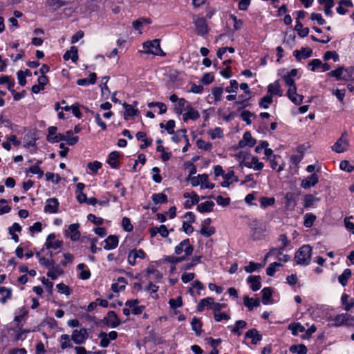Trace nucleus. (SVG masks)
Listing matches in <instances>:
<instances>
[{
    "instance_id": "c9c22d12",
    "label": "nucleus",
    "mask_w": 354,
    "mask_h": 354,
    "mask_svg": "<svg viewBox=\"0 0 354 354\" xmlns=\"http://www.w3.org/2000/svg\"><path fill=\"white\" fill-rule=\"evenodd\" d=\"M290 351L297 354H306L307 348L304 344L292 345L290 348Z\"/></svg>"
},
{
    "instance_id": "4c0bfd02",
    "label": "nucleus",
    "mask_w": 354,
    "mask_h": 354,
    "mask_svg": "<svg viewBox=\"0 0 354 354\" xmlns=\"http://www.w3.org/2000/svg\"><path fill=\"white\" fill-rule=\"evenodd\" d=\"M247 323L244 320H239L235 323L234 326H229L232 332H239V330L245 329Z\"/></svg>"
},
{
    "instance_id": "603ef678",
    "label": "nucleus",
    "mask_w": 354,
    "mask_h": 354,
    "mask_svg": "<svg viewBox=\"0 0 354 354\" xmlns=\"http://www.w3.org/2000/svg\"><path fill=\"white\" fill-rule=\"evenodd\" d=\"M196 145L198 148L204 149L205 151H209L212 149V144L210 142H206L202 139H198L196 141Z\"/></svg>"
},
{
    "instance_id": "0e129e2a",
    "label": "nucleus",
    "mask_w": 354,
    "mask_h": 354,
    "mask_svg": "<svg viewBox=\"0 0 354 354\" xmlns=\"http://www.w3.org/2000/svg\"><path fill=\"white\" fill-rule=\"evenodd\" d=\"M214 75L209 73H205L201 78V82L205 85L211 84L214 81Z\"/></svg>"
},
{
    "instance_id": "ea45409f",
    "label": "nucleus",
    "mask_w": 354,
    "mask_h": 354,
    "mask_svg": "<svg viewBox=\"0 0 354 354\" xmlns=\"http://www.w3.org/2000/svg\"><path fill=\"white\" fill-rule=\"evenodd\" d=\"M343 80L349 81L354 80V67L351 66L348 68L344 67V74Z\"/></svg>"
},
{
    "instance_id": "052dcab7",
    "label": "nucleus",
    "mask_w": 354,
    "mask_h": 354,
    "mask_svg": "<svg viewBox=\"0 0 354 354\" xmlns=\"http://www.w3.org/2000/svg\"><path fill=\"white\" fill-rule=\"evenodd\" d=\"M339 167L342 170L351 172L354 169V167L352 166L348 160H342L339 164Z\"/></svg>"
},
{
    "instance_id": "f03ea898",
    "label": "nucleus",
    "mask_w": 354,
    "mask_h": 354,
    "mask_svg": "<svg viewBox=\"0 0 354 354\" xmlns=\"http://www.w3.org/2000/svg\"><path fill=\"white\" fill-rule=\"evenodd\" d=\"M312 248L309 245L301 246L295 253V260L297 264L306 266L310 263Z\"/></svg>"
},
{
    "instance_id": "e433bc0d",
    "label": "nucleus",
    "mask_w": 354,
    "mask_h": 354,
    "mask_svg": "<svg viewBox=\"0 0 354 354\" xmlns=\"http://www.w3.org/2000/svg\"><path fill=\"white\" fill-rule=\"evenodd\" d=\"M108 322L112 327H115L119 325L120 321L114 311H109L108 313Z\"/></svg>"
},
{
    "instance_id": "dca6fc26",
    "label": "nucleus",
    "mask_w": 354,
    "mask_h": 354,
    "mask_svg": "<svg viewBox=\"0 0 354 354\" xmlns=\"http://www.w3.org/2000/svg\"><path fill=\"white\" fill-rule=\"evenodd\" d=\"M104 242V249L106 250H112L118 246V238L115 235H110L105 239Z\"/></svg>"
},
{
    "instance_id": "a211bd4d",
    "label": "nucleus",
    "mask_w": 354,
    "mask_h": 354,
    "mask_svg": "<svg viewBox=\"0 0 354 354\" xmlns=\"http://www.w3.org/2000/svg\"><path fill=\"white\" fill-rule=\"evenodd\" d=\"M64 273L63 270L62 269L59 265H53L50 267L48 272H47V276L50 277L53 280L57 279V277L62 275Z\"/></svg>"
},
{
    "instance_id": "f8f14e48",
    "label": "nucleus",
    "mask_w": 354,
    "mask_h": 354,
    "mask_svg": "<svg viewBox=\"0 0 354 354\" xmlns=\"http://www.w3.org/2000/svg\"><path fill=\"white\" fill-rule=\"evenodd\" d=\"M47 204L44 207V211L49 213H57L58 211L59 202L57 198H51L47 200Z\"/></svg>"
},
{
    "instance_id": "774afa93",
    "label": "nucleus",
    "mask_w": 354,
    "mask_h": 354,
    "mask_svg": "<svg viewBox=\"0 0 354 354\" xmlns=\"http://www.w3.org/2000/svg\"><path fill=\"white\" fill-rule=\"evenodd\" d=\"M353 218V216L346 217L344 218V225L346 228L349 231H352V233L354 234V223L351 222V219Z\"/></svg>"
},
{
    "instance_id": "58836bf2",
    "label": "nucleus",
    "mask_w": 354,
    "mask_h": 354,
    "mask_svg": "<svg viewBox=\"0 0 354 354\" xmlns=\"http://www.w3.org/2000/svg\"><path fill=\"white\" fill-rule=\"evenodd\" d=\"M88 333H72L73 341L77 344H82L86 339Z\"/></svg>"
},
{
    "instance_id": "e2e57ef3",
    "label": "nucleus",
    "mask_w": 354,
    "mask_h": 354,
    "mask_svg": "<svg viewBox=\"0 0 354 354\" xmlns=\"http://www.w3.org/2000/svg\"><path fill=\"white\" fill-rule=\"evenodd\" d=\"M274 201V198L261 197L260 199L261 205L263 207L273 205Z\"/></svg>"
},
{
    "instance_id": "a18cd8bd",
    "label": "nucleus",
    "mask_w": 354,
    "mask_h": 354,
    "mask_svg": "<svg viewBox=\"0 0 354 354\" xmlns=\"http://www.w3.org/2000/svg\"><path fill=\"white\" fill-rule=\"evenodd\" d=\"M247 339H251L252 344H257L258 342L261 340L262 335L260 333H245V340Z\"/></svg>"
},
{
    "instance_id": "aec40b11",
    "label": "nucleus",
    "mask_w": 354,
    "mask_h": 354,
    "mask_svg": "<svg viewBox=\"0 0 354 354\" xmlns=\"http://www.w3.org/2000/svg\"><path fill=\"white\" fill-rule=\"evenodd\" d=\"M120 153L118 151H112L109 156L108 164L112 168H118L120 165L119 162Z\"/></svg>"
},
{
    "instance_id": "6e6552de",
    "label": "nucleus",
    "mask_w": 354,
    "mask_h": 354,
    "mask_svg": "<svg viewBox=\"0 0 354 354\" xmlns=\"http://www.w3.org/2000/svg\"><path fill=\"white\" fill-rule=\"evenodd\" d=\"M183 247H185L184 251H185V255L186 256H190L192 255L194 248L190 244L189 239H186L181 241L178 245L175 248V253L176 254H180L183 251Z\"/></svg>"
},
{
    "instance_id": "bf43d9fd",
    "label": "nucleus",
    "mask_w": 354,
    "mask_h": 354,
    "mask_svg": "<svg viewBox=\"0 0 354 354\" xmlns=\"http://www.w3.org/2000/svg\"><path fill=\"white\" fill-rule=\"evenodd\" d=\"M122 225L126 232H131L133 230V225L131 223L130 219L127 217H124L122 220Z\"/></svg>"
},
{
    "instance_id": "c03bdc74",
    "label": "nucleus",
    "mask_w": 354,
    "mask_h": 354,
    "mask_svg": "<svg viewBox=\"0 0 354 354\" xmlns=\"http://www.w3.org/2000/svg\"><path fill=\"white\" fill-rule=\"evenodd\" d=\"M316 219L315 215L313 214H306L304 216V225L306 227H310L313 226Z\"/></svg>"
},
{
    "instance_id": "6ab92c4d",
    "label": "nucleus",
    "mask_w": 354,
    "mask_h": 354,
    "mask_svg": "<svg viewBox=\"0 0 354 354\" xmlns=\"http://www.w3.org/2000/svg\"><path fill=\"white\" fill-rule=\"evenodd\" d=\"M268 92L272 95H277L279 96H281L283 94V91L281 89V86L279 81H275L272 84H270L268 86Z\"/></svg>"
},
{
    "instance_id": "f3484780",
    "label": "nucleus",
    "mask_w": 354,
    "mask_h": 354,
    "mask_svg": "<svg viewBox=\"0 0 354 354\" xmlns=\"http://www.w3.org/2000/svg\"><path fill=\"white\" fill-rule=\"evenodd\" d=\"M287 95L289 99L297 105L300 104L304 99L303 95H299V100H297V97H296V95H297L296 86L289 88Z\"/></svg>"
},
{
    "instance_id": "4d7b16f0",
    "label": "nucleus",
    "mask_w": 354,
    "mask_h": 354,
    "mask_svg": "<svg viewBox=\"0 0 354 354\" xmlns=\"http://www.w3.org/2000/svg\"><path fill=\"white\" fill-rule=\"evenodd\" d=\"M61 341H62L61 348L62 349H65L66 348L71 346V344H70V338H69L68 335L63 334L61 336Z\"/></svg>"
},
{
    "instance_id": "cd10ccee",
    "label": "nucleus",
    "mask_w": 354,
    "mask_h": 354,
    "mask_svg": "<svg viewBox=\"0 0 354 354\" xmlns=\"http://www.w3.org/2000/svg\"><path fill=\"white\" fill-rule=\"evenodd\" d=\"M214 304V299L212 297H207L203 299L200 301L199 304L197 306V310L199 312H201L204 310L205 306L211 307V306Z\"/></svg>"
},
{
    "instance_id": "864d4df0",
    "label": "nucleus",
    "mask_w": 354,
    "mask_h": 354,
    "mask_svg": "<svg viewBox=\"0 0 354 354\" xmlns=\"http://www.w3.org/2000/svg\"><path fill=\"white\" fill-rule=\"evenodd\" d=\"M324 59L328 61L333 59L335 62L339 61V55L335 51H327L324 55Z\"/></svg>"
},
{
    "instance_id": "4468645a",
    "label": "nucleus",
    "mask_w": 354,
    "mask_h": 354,
    "mask_svg": "<svg viewBox=\"0 0 354 354\" xmlns=\"http://www.w3.org/2000/svg\"><path fill=\"white\" fill-rule=\"evenodd\" d=\"M79 224H71L68 227V230L66 232V236H70L71 240L76 241L80 237V233L78 231Z\"/></svg>"
},
{
    "instance_id": "c756f323",
    "label": "nucleus",
    "mask_w": 354,
    "mask_h": 354,
    "mask_svg": "<svg viewBox=\"0 0 354 354\" xmlns=\"http://www.w3.org/2000/svg\"><path fill=\"white\" fill-rule=\"evenodd\" d=\"M0 294L3 295V297L0 299V301L2 304H5L8 299L11 298L12 290L10 288L0 287Z\"/></svg>"
},
{
    "instance_id": "13d9d810",
    "label": "nucleus",
    "mask_w": 354,
    "mask_h": 354,
    "mask_svg": "<svg viewBox=\"0 0 354 354\" xmlns=\"http://www.w3.org/2000/svg\"><path fill=\"white\" fill-rule=\"evenodd\" d=\"M26 172L37 174L38 178H41L44 176V171L39 167L38 165H33L30 167Z\"/></svg>"
},
{
    "instance_id": "7c9ffc66",
    "label": "nucleus",
    "mask_w": 354,
    "mask_h": 354,
    "mask_svg": "<svg viewBox=\"0 0 354 354\" xmlns=\"http://www.w3.org/2000/svg\"><path fill=\"white\" fill-rule=\"evenodd\" d=\"M152 201L155 204L167 203L168 202L167 196L163 193L153 194Z\"/></svg>"
},
{
    "instance_id": "ddd939ff",
    "label": "nucleus",
    "mask_w": 354,
    "mask_h": 354,
    "mask_svg": "<svg viewBox=\"0 0 354 354\" xmlns=\"http://www.w3.org/2000/svg\"><path fill=\"white\" fill-rule=\"evenodd\" d=\"M318 176L316 174H313L302 180L301 186L304 189H308L315 186L318 183Z\"/></svg>"
},
{
    "instance_id": "b1692460",
    "label": "nucleus",
    "mask_w": 354,
    "mask_h": 354,
    "mask_svg": "<svg viewBox=\"0 0 354 354\" xmlns=\"http://www.w3.org/2000/svg\"><path fill=\"white\" fill-rule=\"evenodd\" d=\"M123 106L125 108V112L124 114V118L125 120H129L130 116H135L138 114V110L131 107V105L124 103Z\"/></svg>"
},
{
    "instance_id": "7ed1b4c3",
    "label": "nucleus",
    "mask_w": 354,
    "mask_h": 354,
    "mask_svg": "<svg viewBox=\"0 0 354 354\" xmlns=\"http://www.w3.org/2000/svg\"><path fill=\"white\" fill-rule=\"evenodd\" d=\"M147 54H153L159 56H165L166 53L160 48V40L155 39L152 41H147L143 44Z\"/></svg>"
},
{
    "instance_id": "473e14b6",
    "label": "nucleus",
    "mask_w": 354,
    "mask_h": 354,
    "mask_svg": "<svg viewBox=\"0 0 354 354\" xmlns=\"http://www.w3.org/2000/svg\"><path fill=\"white\" fill-rule=\"evenodd\" d=\"M24 317H25V314L15 317V323L17 325V327L18 329L15 330V332H23V333L30 332L28 329H24V330L22 329V326H23L22 321L24 320Z\"/></svg>"
},
{
    "instance_id": "3c124183",
    "label": "nucleus",
    "mask_w": 354,
    "mask_h": 354,
    "mask_svg": "<svg viewBox=\"0 0 354 354\" xmlns=\"http://www.w3.org/2000/svg\"><path fill=\"white\" fill-rule=\"evenodd\" d=\"M223 92V89L222 87H214L212 89V93L214 96V100L216 102L221 100V96Z\"/></svg>"
},
{
    "instance_id": "338daca9",
    "label": "nucleus",
    "mask_w": 354,
    "mask_h": 354,
    "mask_svg": "<svg viewBox=\"0 0 354 354\" xmlns=\"http://www.w3.org/2000/svg\"><path fill=\"white\" fill-rule=\"evenodd\" d=\"M253 114L250 111H243L241 113V118H242L243 120H244L246 124L248 125H250L252 123V121L250 120V117Z\"/></svg>"
},
{
    "instance_id": "9d476101",
    "label": "nucleus",
    "mask_w": 354,
    "mask_h": 354,
    "mask_svg": "<svg viewBox=\"0 0 354 354\" xmlns=\"http://www.w3.org/2000/svg\"><path fill=\"white\" fill-rule=\"evenodd\" d=\"M344 135H346V133H344L342 137L339 138L332 147V149L334 151L337 153H342L346 149V147L348 146V141L343 138Z\"/></svg>"
},
{
    "instance_id": "1a4fd4ad",
    "label": "nucleus",
    "mask_w": 354,
    "mask_h": 354,
    "mask_svg": "<svg viewBox=\"0 0 354 354\" xmlns=\"http://www.w3.org/2000/svg\"><path fill=\"white\" fill-rule=\"evenodd\" d=\"M288 329L292 330V332H315L317 330V327L313 324L310 328L306 329V328L300 323L294 322L288 326Z\"/></svg>"
},
{
    "instance_id": "69168bd1",
    "label": "nucleus",
    "mask_w": 354,
    "mask_h": 354,
    "mask_svg": "<svg viewBox=\"0 0 354 354\" xmlns=\"http://www.w3.org/2000/svg\"><path fill=\"white\" fill-rule=\"evenodd\" d=\"M57 288L58 289V291L62 294H64L66 295H69L71 294L69 287L63 283L57 284Z\"/></svg>"
},
{
    "instance_id": "2f4dec72",
    "label": "nucleus",
    "mask_w": 354,
    "mask_h": 354,
    "mask_svg": "<svg viewBox=\"0 0 354 354\" xmlns=\"http://www.w3.org/2000/svg\"><path fill=\"white\" fill-rule=\"evenodd\" d=\"M188 256L183 255L181 257H174V256H167L165 258V261L170 263L171 265H176L180 262L185 261Z\"/></svg>"
},
{
    "instance_id": "5fc2aeb1",
    "label": "nucleus",
    "mask_w": 354,
    "mask_h": 354,
    "mask_svg": "<svg viewBox=\"0 0 354 354\" xmlns=\"http://www.w3.org/2000/svg\"><path fill=\"white\" fill-rule=\"evenodd\" d=\"M192 328L195 332H201V328L202 326V323L201 320L196 317H194L191 322Z\"/></svg>"
},
{
    "instance_id": "09e8293b",
    "label": "nucleus",
    "mask_w": 354,
    "mask_h": 354,
    "mask_svg": "<svg viewBox=\"0 0 354 354\" xmlns=\"http://www.w3.org/2000/svg\"><path fill=\"white\" fill-rule=\"evenodd\" d=\"M282 264L278 262H274L269 265V266L266 268V274L268 276H273L276 272L277 267H281Z\"/></svg>"
},
{
    "instance_id": "8fccbe9b",
    "label": "nucleus",
    "mask_w": 354,
    "mask_h": 354,
    "mask_svg": "<svg viewBox=\"0 0 354 354\" xmlns=\"http://www.w3.org/2000/svg\"><path fill=\"white\" fill-rule=\"evenodd\" d=\"M39 262L41 266L48 268V270L50 268L51 266H53V265L55 264V262L53 260V259H46L45 257H39Z\"/></svg>"
},
{
    "instance_id": "0eeeda50",
    "label": "nucleus",
    "mask_w": 354,
    "mask_h": 354,
    "mask_svg": "<svg viewBox=\"0 0 354 354\" xmlns=\"http://www.w3.org/2000/svg\"><path fill=\"white\" fill-rule=\"evenodd\" d=\"M334 322L335 326H354V317L347 313L337 315Z\"/></svg>"
},
{
    "instance_id": "4be33fe9",
    "label": "nucleus",
    "mask_w": 354,
    "mask_h": 354,
    "mask_svg": "<svg viewBox=\"0 0 354 354\" xmlns=\"http://www.w3.org/2000/svg\"><path fill=\"white\" fill-rule=\"evenodd\" d=\"M214 207V203L213 201H205L198 205L197 209L201 213L210 212L213 211Z\"/></svg>"
},
{
    "instance_id": "f257e3e1",
    "label": "nucleus",
    "mask_w": 354,
    "mask_h": 354,
    "mask_svg": "<svg viewBox=\"0 0 354 354\" xmlns=\"http://www.w3.org/2000/svg\"><path fill=\"white\" fill-rule=\"evenodd\" d=\"M57 128L51 126L48 129V136L46 140L51 143L58 142L59 141H66L68 145H74L78 141V137H72V138H66V134H57Z\"/></svg>"
},
{
    "instance_id": "a19ab883",
    "label": "nucleus",
    "mask_w": 354,
    "mask_h": 354,
    "mask_svg": "<svg viewBox=\"0 0 354 354\" xmlns=\"http://www.w3.org/2000/svg\"><path fill=\"white\" fill-rule=\"evenodd\" d=\"M215 227H208V226H203L201 225V234L205 236V237H209L210 236L213 235L215 233Z\"/></svg>"
},
{
    "instance_id": "de8ad7c7",
    "label": "nucleus",
    "mask_w": 354,
    "mask_h": 354,
    "mask_svg": "<svg viewBox=\"0 0 354 354\" xmlns=\"http://www.w3.org/2000/svg\"><path fill=\"white\" fill-rule=\"evenodd\" d=\"M200 201L199 196L194 192H192V197L191 201H187L185 203V207L187 209L191 208V207L195 204H198Z\"/></svg>"
},
{
    "instance_id": "6e6d98bb",
    "label": "nucleus",
    "mask_w": 354,
    "mask_h": 354,
    "mask_svg": "<svg viewBox=\"0 0 354 354\" xmlns=\"http://www.w3.org/2000/svg\"><path fill=\"white\" fill-rule=\"evenodd\" d=\"M208 133L211 136L212 139H215L216 138L223 137V131L219 127H216L213 130H209L208 131Z\"/></svg>"
},
{
    "instance_id": "c85d7f7f",
    "label": "nucleus",
    "mask_w": 354,
    "mask_h": 354,
    "mask_svg": "<svg viewBox=\"0 0 354 354\" xmlns=\"http://www.w3.org/2000/svg\"><path fill=\"white\" fill-rule=\"evenodd\" d=\"M46 4L51 8L53 10L55 11L62 6L66 5L67 3L61 0H46Z\"/></svg>"
},
{
    "instance_id": "49530a36",
    "label": "nucleus",
    "mask_w": 354,
    "mask_h": 354,
    "mask_svg": "<svg viewBox=\"0 0 354 354\" xmlns=\"http://www.w3.org/2000/svg\"><path fill=\"white\" fill-rule=\"evenodd\" d=\"M243 139L245 142H247V145L250 147H254L257 143V140L252 137L251 133L249 131L244 133Z\"/></svg>"
},
{
    "instance_id": "bb28decb",
    "label": "nucleus",
    "mask_w": 354,
    "mask_h": 354,
    "mask_svg": "<svg viewBox=\"0 0 354 354\" xmlns=\"http://www.w3.org/2000/svg\"><path fill=\"white\" fill-rule=\"evenodd\" d=\"M344 74V66H339L334 71H331L328 73V75L335 77L337 80H342Z\"/></svg>"
},
{
    "instance_id": "20e7f679",
    "label": "nucleus",
    "mask_w": 354,
    "mask_h": 354,
    "mask_svg": "<svg viewBox=\"0 0 354 354\" xmlns=\"http://www.w3.org/2000/svg\"><path fill=\"white\" fill-rule=\"evenodd\" d=\"M190 180L192 185L194 187L201 183V187L202 189H213L214 187V184L208 183V175L205 174L192 177Z\"/></svg>"
},
{
    "instance_id": "5701e85b",
    "label": "nucleus",
    "mask_w": 354,
    "mask_h": 354,
    "mask_svg": "<svg viewBox=\"0 0 354 354\" xmlns=\"http://www.w3.org/2000/svg\"><path fill=\"white\" fill-rule=\"evenodd\" d=\"M244 305L247 306L250 310H251L254 307H259L260 306V301L259 299H253L250 298L248 296H245L244 298Z\"/></svg>"
},
{
    "instance_id": "680f3d73",
    "label": "nucleus",
    "mask_w": 354,
    "mask_h": 354,
    "mask_svg": "<svg viewBox=\"0 0 354 354\" xmlns=\"http://www.w3.org/2000/svg\"><path fill=\"white\" fill-rule=\"evenodd\" d=\"M63 242L62 241H46L45 245L47 249H57L60 248L62 245Z\"/></svg>"
},
{
    "instance_id": "393cba45",
    "label": "nucleus",
    "mask_w": 354,
    "mask_h": 354,
    "mask_svg": "<svg viewBox=\"0 0 354 354\" xmlns=\"http://www.w3.org/2000/svg\"><path fill=\"white\" fill-rule=\"evenodd\" d=\"M342 304L344 306V309L346 311L351 310V308L354 306V299L351 298L349 299V296L346 294H343L341 298Z\"/></svg>"
},
{
    "instance_id": "72a5a7b5",
    "label": "nucleus",
    "mask_w": 354,
    "mask_h": 354,
    "mask_svg": "<svg viewBox=\"0 0 354 354\" xmlns=\"http://www.w3.org/2000/svg\"><path fill=\"white\" fill-rule=\"evenodd\" d=\"M351 276V270L350 269H345L343 273L339 276L338 281L343 286H345L347 283L348 279Z\"/></svg>"
},
{
    "instance_id": "423d86ee",
    "label": "nucleus",
    "mask_w": 354,
    "mask_h": 354,
    "mask_svg": "<svg viewBox=\"0 0 354 354\" xmlns=\"http://www.w3.org/2000/svg\"><path fill=\"white\" fill-rule=\"evenodd\" d=\"M193 22L195 26V31L198 35L204 36L208 33L209 28L205 18L198 17L194 19Z\"/></svg>"
},
{
    "instance_id": "412c9836",
    "label": "nucleus",
    "mask_w": 354,
    "mask_h": 354,
    "mask_svg": "<svg viewBox=\"0 0 354 354\" xmlns=\"http://www.w3.org/2000/svg\"><path fill=\"white\" fill-rule=\"evenodd\" d=\"M63 58L64 60L71 59L73 62H75L78 59L77 47L71 46L70 49L64 53Z\"/></svg>"
},
{
    "instance_id": "a878e982",
    "label": "nucleus",
    "mask_w": 354,
    "mask_h": 354,
    "mask_svg": "<svg viewBox=\"0 0 354 354\" xmlns=\"http://www.w3.org/2000/svg\"><path fill=\"white\" fill-rule=\"evenodd\" d=\"M262 302L263 304L267 305L270 302V299L272 295V290L270 287L264 288L262 291Z\"/></svg>"
},
{
    "instance_id": "9b49d317",
    "label": "nucleus",
    "mask_w": 354,
    "mask_h": 354,
    "mask_svg": "<svg viewBox=\"0 0 354 354\" xmlns=\"http://www.w3.org/2000/svg\"><path fill=\"white\" fill-rule=\"evenodd\" d=\"M313 50L309 48H301L300 50H295L293 55L297 61H300L302 58L306 59L312 56Z\"/></svg>"
},
{
    "instance_id": "79ce46f5",
    "label": "nucleus",
    "mask_w": 354,
    "mask_h": 354,
    "mask_svg": "<svg viewBox=\"0 0 354 354\" xmlns=\"http://www.w3.org/2000/svg\"><path fill=\"white\" fill-rule=\"evenodd\" d=\"M272 95H266L263 97L261 98L259 104L261 107L263 109H268L269 106V104H270L272 102Z\"/></svg>"
},
{
    "instance_id": "39448f33",
    "label": "nucleus",
    "mask_w": 354,
    "mask_h": 354,
    "mask_svg": "<svg viewBox=\"0 0 354 354\" xmlns=\"http://www.w3.org/2000/svg\"><path fill=\"white\" fill-rule=\"evenodd\" d=\"M279 241H281L282 246L279 248H272L270 250V251L266 254L264 260L266 261L269 256L270 255H282L283 250L286 247H287L289 244V241L287 239V236L286 234H282L279 237Z\"/></svg>"
},
{
    "instance_id": "2eb2a0df",
    "label": "nucleus",
    "mask_w": 354,
    "mask_h": 354,
    "mask_svg": "<svg viewBox=\"0 0 354 354\" xmlns=\"http://www.w3.org/2000/svg\"><path fill=\"white\" fill-rule=\"evenodd\" d=\"M247 281L253 291H257L261 287V277L259 275L248 277Z\"/></svg>"
},
{
    "instance_id": "f704fd0d",
    "label": "nucleus",
    "mask_w": 354,
    "mask_h": 354,
    "mask_svg": "<svg viewBox=\"0 0 354 354\" xmlns=\"http://www.w3.org/2000/svg\"><path fill=\"white\" fill-rule=\"evenodd\" d=\"M183 117L184 121H187L188 119L195 120L200 118V113L198 111L193 109L189 112L185 113Z\"/></svg>"
},
{
    "instance_id": "37998d69",
    "label": "nucleus",
    "mask_w": 354,
    "mask_h": 354,
    "mask_svg": "<svg viewBox=\"0 0 354 354\" xmlns=\"http://www.w3.org/2000/svg\"><path fill=\"white\" fill-rule=\"evenodd\" d=\"M319 198L315 197L313 194H308L304 198V207H310L313 205L315 201H318Z\"/></svg>"
}]
</instances>
